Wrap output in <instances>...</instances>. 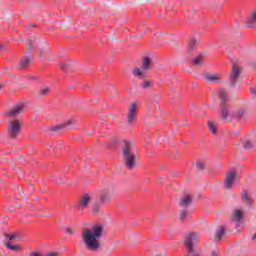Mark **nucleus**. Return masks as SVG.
I'll use <instances>...</instances> for the list:
<instances>
[{"instance_id":"nucleus-1","label":"nucleus","mask_w":256,"mask_h":256,"mask_svg":"<svg viewBox=\"0 0 256 256\" xmlns=\"http://www.w3.org/2000/svg\"><path fill=\"white\" fill-rule=\"evenodd\" d=\"M218 97L221 100L220 102V119L224 123H231L233 119L236 121H241L245 117V109L239 108L231 113V105H229V94L225 89H220L218 92Z\"/></svg>"},{"instance_id":"nucleus-2","label":"nucleus","mask_w":256,"mask_h":256,"mask_svg":"<svg viewBox=\"0 0 256 256\" xmlns=\"http://www.w3.org/2000/svg\"><path fill=\"white\" fill-rule=\"evenodd\" d=\"M105 227L102 224H95L91 229L85 228L82 230V241L87 249L91 253H97L101 249V242L99 239L103 237V231Z\"/></svg>"},{"instance_id":"nucleus-3","label":"nucleus","mask_w":256,"mask_h":256,"mask_svg":"<svg viewBox=\"0 0 256 256\" xmlns=\"http://www.w3.org/2000/svg\"><path fill=\"white\" fill-rule=\"evenodd\" d=\"M122 155L126 169L130 171L135 169L137 161H135V152L133 150V142L129 140L122 141Z\"/></svg>"},{"instance_id":"nucleus-4","label":"nucleus","mask_w":256,"mask_h":256,"mask_svg":"<svg viewBox=\"0 0 256 256\" xmlns=\"http://www.w3.org/2000/svg\"><path fill=\"white\" fill-rule=\"evenodd\" d=\"M153 69V60L149 57L142 58L141 67H136L132 70V75L136 77V79H147L149 74L147 71H151Z\"/></svg>"},{"instance_id":"nucleus-5","label":"nucleus","mask_w":256,"mask_h":256,"mask_svg":"<svg viewBox=\"0 0 256 256\" xmlns=\"http://www.w3.org/2000/svg\"><path fill=\"white\" fill-rule=\"evenodd\" d=\"M23 129V118L10 120L8 123L7 134L10 139H17Z\"/></svg>"},{"instance_id":"nucleus-6","label":"nucleus","mask_w":256,"mask_h":256,"mask_svg":"<svg viewBox=\"0 0 256 256\" xmlns=\"http://www.w3.org/2000/svg\"><path fill=\"white\" fill-rule=\"evenodd\" d=\"M91 201H93V194L86 193L78 198V200L74 203V209L78 211V213H83L85 209H89V205H91Z\"/></svg>"},{"instance_id":"nucleus-7","label":"nucleus","mask_w":256,"mask_h":256,"mask_svg":"<svg viewBox=\"0 0 256 256\" xmlns=\"http://www.w3.org/2000/svg\"><path fill=\"white\" fill-rule=\"evenodd\" d=\"M139 107H141V104L139 103V101L132 102L128 107V113H127L128 125H135V123L137 122V114L139 113Z\"/></svg>"},{"instance_id":"nucleus-8","label":"nucleus","mask_w":256,"mask_h":256,"mask_svg":"<svg viewBox=\"0 0 256 256\" xmlns=\"http://www.w3.org/2000/svg\"><path fill=\"white\" fill-rule=\"evenodd\" d=\"M196 243H199V236H197L195 232H191L185 235L184 247H186L188 253H193V247L196 245Z\"/></svg>"},{"instance_id":"nucleus-9","label":"nucleus","mask_w":256,"mask_h":256,"mask_svg":"<svg viewBox=\"0 0 256 256\" xmlns=\"http://www.w3.org/2000/svg\"><path fill=\"white\" fill-rule=\"evenodd\" d=\"M236 179H239V176H237V170L235 168H232L226 173V176L224 179L225 189H231L235 184Z\"/></svg>"},{"instance_id":"nucleus-10","label":"nucleus","mask_w":256,"mask_h":256,"mask_svg":"<svg viewBox=\"0 0 256 256\" xmlns=\"http://www.w3.org/2000/svg\"><path fill=\"white\" fill-rule=\"evenodd\" d=\"M241 71L242 68L239 65L235 63L232 64V71L229 76V83L231 87H235V85H237L239 77H241Z\"/></svg>"},{"instance_id":"nucleus-11","label":"nucleus","mask_w":256,"mask_h":256,"mask_svg":"<svg viewBox=\"0 0 256 256\" xmlns=\"http://www.w3.org/2000/svg\"><path fill=\"white\" fill-rule=\"evenodd\" d=\"M24 109H25V105L17 104L10 110L6 111L4 115L8 119H15V117H18L21 113H23Z\"/></svg>"},{"instance_id":"nucleus-12","label":"nucleus","mask_w":256,"mask_h":256,"mask_svg":"<svg viewBox=\"0 0 256 256\" xmlns=\"http://www.w3.org/2000/svg\"><path fill=\"white\" fill-rule=\"evenodd\" d=\"M100 203H111V190L104 188L101 190L99 195Z\"/></svg>"},{"instance_id":"nucleus-13","label":"nucleus","mask_w":256,"mask_h":256,"mask_svg":"<svg viewBox=\"0 0 256 256\" xmlns=\"http://www.w3.org/2000/svg\"><path fill=\"white\" fill-rule=\"evenodd\" d=\"M197 51V39L191 38L188 42L187 48H186V53L188 55H193Z\"/></svg>"},{"instance_id":"nucleus-14","label":"nucleus","mask_w":256,"mask_h":256,"mask_svg":"<svg viewBox=\"0 0 256 256\" xmlns=\"http://www.w3.org/2000/svg\"><path fill=\"white\" fill-rule=\"evenodd\" d=\"M204 79L208 83H221V75L220 74H205Z\"/></svg>"},{"instance_id":"nucleus-15","label":"nucleus","mask_w":256,"mask_h":256,"mask_svg":"<svg viewBox=\"0 0 256 256\" xmlns=\"http://www.w3.org/2000/svg\"><path fill=\"white\" fill-rule=\"evenodd\" d=\"M227 229L225 228V226H218L215 232V240L217 241V243H219V241H221L223 239V237H225V233H226Z\"/></svg>"},{"instance_id":"nucleus-16","label":"nucleus","mask_w":256,"mask_h":256,"mask_svg":"<svg viewBox=\"0 0 256 256\" xmlns=\"http://www.w3.org/2000/svg\"><path fill=\"white\" fill-rule=\"evenodd\" d=\"M191 203H193V198H191V195L189 194L185 195L180 199V207L184 209H187V207H189Z\"/></svg>"},{"instance_id":"nucleus-17","label":"nucleus","mask_w":256,"mask_h":256,"mask_svg":"<svg viewBox=\"0 0 256 256\" xmlns=\"http://www.w3.org/2000/svg\"><path fill=\"white\" fill-rule=\"evenodd\" d=\"M241 199L248 207L253 205V198L249 195V191L243 190Z\"/></svg>"},{"instance_id":"nucleus-18","label":"nucleus","mask_w":256,"mask_h":256,"mask_svg":"<svg viewBox=\"0 0 256 256\" xmlns=\"http://www.w3.org/2000/svg\"><path fill=\"white\" fill-rule=\"evenodd\" d=\"M243 217H244V214L242 210L236 209L232 213V219L236 223H241V221H243Z\"/></svg>"},{"instance_id":"nucleus-19","label":"nucleus","mask_w":256,"mask_h":256,"mask_svg":"<svg viewBox=\"0 0 256 256\" xmlns=\"http://www.w3.org/2000/svg\"><path fill=\"white\" fill-rule=\"evenodd\" d=\"M75 123H77V118H70L64 124L54 127L53 131H59V129H64V127L75 125Z\"/></svg>"},{"instance_id":"nucleus-20","label":"nucleus","mask_w":256,"mask_h":256,"mask_svg":"<svg viewBox=\"0 0 256 256\" xmlns=\"http://www.w3.org/2000/svg\"><path fill=\"white\" fill-rule=\"evenodd\" d=\"M5 247H7L10 251H15V253H19L23 250V246L21 244L12 245L11 242H5Z\"/></svg>"},{"instance_id":"nucleus-21","label":"nucleus","mask_w":256,"mask_h":256,"mask_svg":"<svg viewBox=\"0 0 256 256\" xmlns=\"http://www.w3.org/2000/svg\"><path fill=\"white\" fill-rule=\"evenodd\" d=\"M193 65L199 67L202 63H205V54H199L192 60Z\"/></svg>"},{"instance_id":"nucleus-22","label":"nucleus","mask_w":256,"mask_h":256,"mask_svg":"<svg viewBox=\"0 0 256 256\" xmlns=\"http://www.w3.org/2000/svg\"><path fill=\"white\" fill-rule=\"evenodd\" d=\"M31 63V58L26 56L20 60L19 69H27Z\"/></svg>"},{"instance_id":"nucleus-23","label":"nucleus","mask_w":256,"mask_h":256,"mask_svg":"<svg viewBox=\"0 0 256 256\" xmlns=\"http://www.w3.org/2000/svg\"><path fill=\"white\" fill-rule=\"evenodd\" d=\"M179 219L182 222L187 221V219H191V213L189 210H187V208L180 211Z\"/></svg>"},{"instance_id":"nucleus-24","label":"nucleus","mask_w":256,"mask_h":256,"mask_svg":"<svg viewBox=\"0 0 256 256\" xmlns=\"http://www.w3.org/2000/svg\"><path fill=\"white\" fill-rule=\"evenodd\" d=\"M140 87L142 89H153V80H144L141 84Z\"/></svg>"},{"instance_id":"nucleus-25","label":"nucleus","mask_w":256,"mask_h":256,"mask_svg":"<svg viewBox=\"0 0 256 256\" xmlns=\"http://www.w3.org/2000/svg\"><path fill=\"white\" fill-rule=\"evenodd\" d=\"M208 129L213 135H217V126L211 120L208 121Z\"/></svg>"},{"instance_id":"nucleus-26","label":"nucleus","mask_w":256,"mask_h":256,"mask_svg":"<svg viewBox=\"0 0 256 256\" xmlns=\"http://www.w3.org/2000/svg\"><path fill=\"white\" fill-rule=\"evenodd\" d=\"M6 239H8V242L11 243V241H17L19 239V234L13 233V234H6Z\"/></svg>"},{"instance_id":"nucleus-27","label":"nucleus","mask_w":256,"mask_h":256,"mask_svg":"<svg viewBox=\"0 0 256 256\" xmlns=\"http://www.w3.org/2000/svg\"><path fill=\"white\" fill-rule=\"evenodd\" d=\"M244 149H253L255 147V143L253 141H246L243 144Z\"/></svg>"},{"instance_id":"nucleus-28","label":"nucleus","mask_w":256,"mask_h":256,"mask_svg":"<svg viewBox=\"0 0 256 256\" xmlns=\"http://www.w3.org/2000/svg\"><path fill=\"white\" fill-rule=\"evenodd\" d=\"M247 23H256V10L251 13L250 17H248Z\"/></svg>"},{"instance_id":"nucleus-29","label":"nucleus","mask_w":256,"mask_h":256,"mask_svg":"<svg viewBox=\"0 0 256 256\" xmlns=\"http://www.w3.org/2000/svg\"><path fill=\"white\" fill-rule=\"evenodd\" d=\"M101 211V206L99 204H94L92 206V215H97Z\"/></svg>"},{"instance_id":"nucleus-30","label":"nucleus","mask_w":256,"mask_h":256,"mask_svg":"<svg viewBox=\"0 0 256 256\" xmlns=\"http://www.w3.org/2000/svg\"><path fill=\"white\" fill-rule=\"evenodd\" d=\"M196 167L199 171H203V169H205V162L202 161H197L196 162Z\"/></svg>"},{"instance_id":"nucleus-31","label":"nucleus","mask_w":256,"mask_h":256,"mask_svg":"<svg viewBox=\"0 0 256 256\" xmlns=\"http://www.w3.org/2000/svg\"><path fill=\"white\" fill-rule=\"evenodd\" d=\"M51 90L49 88H44L40 91V95H49Z\"/></svg>"},{"instance_id":"nucleus-32","label":"nucleus","mask_w":256,"mask_h":256,"mask_svg":"<svg viewBox=\"0 0 256 256\" xmlns=\"http://www.w3.org/2000/svg\"><path fill=\"white\" fill-rule=\"evenodd\" d=\"M60 69L61 71H67V63L65 62L60 63Z\"/></svg>"},{"instance_id":"nucleus-33","label":"nucleus","mask_w":256,"mask_h":256,"mask_svg":"<svg viewBox=\"0 0 256 256\" xmlns=\"http://www.w3.org/2000/svg\"><path fill=\"white\" fill-rule=\"evenodd\" d=\"M65 232H66L68 235H73V229H71L70 227L65 228Z\"/></svg>"},{"instance_id":"nucleus-34","label":"nucleus","mask_w":256,"mask_h":256,"mask_svg":"<svg viewBox=\"0 0 256 256\" xmlns=\"http://www.w3.org/2000/svg\"><path fill=\"white\" fill-rule=\"evenodd\" d=\"M29 256H43V254H41L39 252H32L29 254Z\"/></svg>"},{"instance_id":"nucleus-35","label":"nucleus","mask_w":256,"mask_h":256,"mask_svg":"<svg viewBox=\"0 0 256 256\" xmlns=\"http://www.w3.org/2000/svg\"><path fill=\"white\" fill-rule=\"evenodd\" d=\"M44 256H59V254L57 252H50Z\"/></svg>"},{"instance_id":"nucleus-36","label":"nucleus","mask_w":256,"mask_h":256,"mask_svg":"<svg viewBox=\"0 0 256 256\" xmlns=\"http://www.w3.org/2000/svg\"><path fill=\"white\" fill-rule=\"evenodd\" d=\"M212 256H219V255L216 252H213Z\"/></svg>"},{"instance_id":"nucleus-37","label":"nucleus","mask_w":256,"mask_h":256,"mask_svg":"<svg viewBox=\"0 0 256 256\" xmlns=\"http://www.w3.org/2000/svg\"><path fill=\"white\" fill-rule=\"evenodd\" d=\"M0 51H3V46L2 45H0Z\"/></svg>"},{"instance_id":"nucleus-38","label":"nucleus","mask_w":256,"mask_h":256,"mask_svg":"<svg viewBox=\"0 0 256 256\" xmlns=\"http://www.w3.org/2000/svg\"><path fill=\"white\" fill-rule=\"evenodd\" d=\"M0 89H3V85L2 84H0Z\"/></svg>"},{"instance_id":"nucleus-39","label":"nucleus","mask_w":256,"mask_h":256,"mask_svg":"<svg viewBox=\"0 0 256 256\" xmlns=\"http://www.w3.org/2000/svg\"><path fill=\"white\" fill-rule=\"evenodd\" d=\"M50 149H52V151H54L52 146H50Z\"/></svg>"},{"instance_id":"nucleus-40","label":"nucleus","mask_w":256,"mask_h":256,"mask_svg":"<svg viewBox=\"0 0 256 256\" xmlns=\"http://www.w3.org/2000/svg\"><path fill=\"white\" fill-rule=\"evenodd\" d=\"M255 71H256V66L254 67Z\"/></svg>"}]
</instances>
